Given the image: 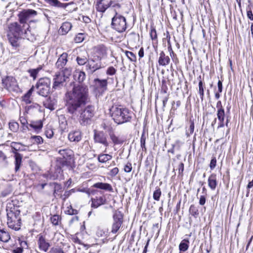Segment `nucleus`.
Here are the masks:
<instances>
[{
    "mask_svg": "<svg viewBox=\"0 0 253 253\" xmlns=\"http://www.w3.org/2000/svg\"><path fill=\"white\" fill-rule=\"evenodd\" d=\"M88 98L86 86L78 85L66 94V106L68 112L73 115L80 114L79 121L83 126L91 123L94 115V108L91 105L84 106Z\"/></svg>",
    "mask_w": 253,
    "mask_h": 253,
    "instance_id": "1",
    "label": "nucleus"
},
{
    "mask_svg": "<svg viewBox=\"0 0 253 253\" xmlns=\"http://www.w3.org/2000/svg\"><path fill=\"white\" fill-rule=\"evenodd\" d=\"M29 25L18 24L17 22L11 23L8 26V34L9 42L14 47L20 46V41L22 38H28Z\"/></svg>",
    "mask_w": 253,
    "mask_h": 253,
    "instance_id": "2",
    "label": "nucleus"
},
{
    "mask_svg": "<svg viewBox=\"0 0 253 253\" xmlns=\"http://www.w3.org/2000/svg\"><path fill=\"white\" fill-rule=\"evenodd\" d=\"M110 113L112 119L118 125L129 122L131 119V113L129 110L121 106H112Z\"/></svg>",
    "mask_w": 253,
    "mask_h": 253,
    "instance_id": "3",
    "label": "nucleus"
},
{
    "mask_svg": "<svg viewBox=\"0 0 253 253\" xmlns=\"http://www.w3.org/2000/svg\"><path fill=\"white\" fill-rule=\"evenodd\" d=\"M8 226L15 230L20 229L21 226V218L20 211L17 208L13 207L6 209Z\"/></svg>",
    "mask_w": 253,
    "mask_h": 253,
    "instance_id": "4",
    "label": "nucleus"
},
{
    "mask_svg": "<svg viewBox=\"0 0 253 253\" xmlns=\"http://www.w3.org/2000/svg\"><path fill=\"white\" fill-rule=\"evenodd\" d=\"M127 26L126 18L116 11V13L112 18V29L118 33H122L126 31Z\"/></svg>",
    "mask_w": 253,
    "mask_h": 253,
    "instance_id": "5",
    "label": "nucleus"
},
{
    "mask_svg": "<svg viewBox=\"0 0 253 253\" xmlns=\"http://www.w3.org/2000/svg\"><path fill=\"white\" fill-rule=\"evenodd\" d=\"M37 14V12L33 9L23 10L18 14L19 21L23 25H29L27 22H37L38 21L33 19Z\"/></svg>",
    "mask_w": 253,
    "mask_h": 253,
    "instance_id": "6",
    "label": "nucleus"
},
{
    "mask_svg": "<svg viewBox=\"0 0 253 253\" xmlns=\"http://www.w3.org/2000/svg\"><path fill=\"white\" fill-rule=\"evenodd\" d=\"M50 80L48 78L40 79L36 84L38 93L42 96L46 97L50 92Z\"/></svg>",
    "mask_w": 253,
    "mask_h": 253,
    "instance_id": "7",
    "label": "nucleus"
},
{
    "mask_svg": "<svg viewBox=\"0 0 253 253\" xmlns=\"http://www.w3.org/2000/svg\"><path fill=\"white\" fill-rule=\"evenodd\" d=\"M3 87L10 92L18 93L21 92L16 80L11 76H7L2 80Z\"/></svg>",
    "mask_w": 253,
    "mask_h": 253,
    "instance_id": "8",
    "label": "nucleus"
},
{
    "mask_svg": "<svg viewBox=\"0 0 253 253\" xmlns=\"http://www.w3.org/2000/svg\"><path fill=\"white\" fill-rule=\"evenodd\" d=\"M113 219L111 232L116 233L119 230L123 222V217L120 212H116L113 215Z\"/></svg>",
    "mask_w": 253,
    "mask_h": 253,
    "instance_id": "9",
    "label": "nucleus"
},
{
    "mask_svg": "<svg viewBox=\"0 0 253 253\" xmlns=\"http://www.w3.org/2000/svg\"><path fill=\"white\" fill-rule=\"evenodd\" d=\"M58 153L63 157L65 160L63 162V164L65 165H70L71 161H73V152L70 149H64L59 150Z\"/></svg>",
    "mask_w": 253,
    "mask_h": 253,
    "instance_id": "10",
    "label": "nucleus"
},
{
    "mask_svg": "<svg viewBox=\"0 0 253 253\" xmlns=\"http://www.w3.org/2000/svg\"><path fill=\"white\" fill-rule=\"evenodd\" d=\"M94 140L95 143H100L106 147L109 146L107 136L102 131L95 132L94 134Z\"/></svg>",
    "mask_w": 253,
    "mask_h": 253,
    "instance_id": "11",
    "label": "nucleus"
},
{
    "mask_svg": "<svg viewBox=\"0 0 253 253\" xmlns=\"http://www.w3.org/2000/svg\"><path fill=\"white\" fill-rule=\"evenodd\" d=\"M66 79L62 75L61 73L57 72L53 78V88L57 89L63 86V83L66 81Z\"/></svg>",
    "mask_w": 253,
    "mask_h": 253,
    "instance_id": "12",
    "label": "nucleus"
},
{
    "mask_svg": "<svg viewBox=\"0 0 253 253\" xmlns=\"http://www.w3.org/2000/svg\"><path fill=\"white\" fill-rule=\"evenodd\" d=\"M109 7H110V4H109V1L96 0L95 8L98 12L103 13Z\"/></svg>",
    "mask_w": 253,
    "mask_h": 253,
    "instance_id": "13",
    "label": "nucleus"
},
{
    "mask_svg": "<svg viewBox=\"0 0 253 253\" xmlns=\"http://www.w3.org/2000/svg\"><path fill=\"white\" fill-rule=\"evenodd\" d=\"M38 245L40 250L43 252H47L50 246L49 243L42 235H40L38 241Z\"/></svg>",
    "mask_w": 253,
    "mask_h": 253,
    "instance_id": "14",
    "label": "nucleus"
},
{
    "mask_svg": "<svg viewBox=\"0 0 253 253\" xmlns=\"http://www.w3.org/2000/svg\"><path fill=\"white\" fill-rule=\"evenodd\" d=\"M85 67L86 70L90 73H93L101 68L100 65L95 63L93 60H88Z\"/></svg>",
    "mask_w": 253,
    "mask_h": 253,
    "instance_id": "15",
    "label": "nucleus"
},
{
    "mask_svg": "<svg viewBox=\"0 0 253 253\" xmlns=\"http://www.w3.org/2000/svg\"><path fill=\"white\" fill-rule=\"evenodd\" d=\"M94 85L96 89H100L99 91L103 92L107 88V82L106 80H99L98 79L94 80Z\"/></svg>",
    "mask_w": 253,
    "mask_h": 253,
    "instance_id": "16",
    "label": "nucleus"
},
{
    "mask_svg": "<svg viewBox=\"0 0 253 253\" xmlns=\"http://www.w3.org/2000/svg\"><path fill=\"white\" fill-rule=\"evenodd\" d=\"M68 139L71 142H78L82 139V133L79 130L73 131L68 134Z\"/></svg>",
    "mask_w": 253,
    "mask_h": 253,
    "instance_id": "17",
    "label": "nucleus"
},
{
    "mask_svg": "<svg viewBox=\"0 0 253 253\" xmlns=\"http://www.w3.org/2000/svg\"><path fill=\"white\" fill-rule=\"evenodd\" d=\"M72 25L70 22H64L58 30V33L61 35H66L71 29Z\"/></svg>",
    "mask_w": 253,
    "mask_h": 253,
    "instance_id": "18",
    "label": "nucleus"
},
{
    "mask_svg": "<svg viewBox=\"0 0 253 253\" xmlns=\"http://www.w3.org/2000/svg\"><path fill=\"white\" fill-rule=\"evenodd\" d=\"M67 54L66 53H62L58 58L56 63V66L57 68L61 69L66 64L67 62Z\"/></svg>",
    "mask_w": 253,
    "mask_h": 253,
    "instance_id": "19",
    "label": "nucleus"
},
{
    "mask_svg": "<svg viewBox=\"0 0 253 253\" xmlns=\"http://www.w3.org/2000/svg\"><path fill=\"white\" fill-rule=\"evenodd\" d=\"M91 207L97 208L100 206L103 205L106 202V199L104 197H96L91 199Z\"/></svg>",
    "mask_w": 253,
    "mask_h": 253,
    "instance_id": "20",
    "label": "nucleus"
},
{
    "mask_svg": "<svg viewBox=\"0 0 253 253\" xmlns=\"http://www.w3.org/2000/svg\"><path fill=\"white\" fill-rule=\"evenodd\" d=\"M42 126V122L41 120L31 121L29 124V126L33 128L37 133H39L41 130Z\"/></svg>",
    "mask_w": 253,
    "mask_h": 253,
    "instance_id": "21",
    "label": "nucleus"
},
{
    "mask_svg": "<svg viewBox=\"0 0 253 253\" xmlns=\"http://www.w3.org/2000/svg\"><path fill=\"white\" fill-rule=\"evenodd\" d=\"M217 185L216 175L214 173H212L209 177L208 185L211 190H214L215 189Z\"/></svg>",
    "mask_w": 253,
    "mask_h": 253,
    "instance_id": "22",
    "label": "nucleus"
},
{
    "mask_svg": "<svg viewBox=\"0 0 253 253\" xmlns=\"http://www.w3.org/2000/svg\"><path fill=\"white\" fill-rule=\"evenodd\" d=\"M19 243V247H13L11 249V252L12 253H22L23 252V249L27 248V243L26 241L18 240Z\"/></svg>",
    "mask_w": 253,
    "mask_h": 253,
    "instance_id": "23",
    "label": "nucleus"
},
{
    "mask_svg": "<svg viewBox=\"0 0 253 253\" xmlns=\"http://www.w3.org/2000/svg\"><path fill=\"white\" fill-rule=\"evenodd\" d=\"M73 77L75 81L81 83L84 80L85 74L84 72L77 70L74 73Z\"/></svg>",
    "mask_w": 253,
    "mask_h": 253,
    "instance_id": "24",
    "label": "nucleus"
},
{
    "mask_svg": "<svg viewBox=\"0 0 253 253\" xmlns=\"http://www.w3.org/2000/svg\"><path fill=\"white\" fill-rule=\"evenodd\" d=\"M150 37L152 41V47H157L158 46V38L157 34L155 29L154 27L151 28L150 32Z\"/></svg>",
    "mask_w": 253,
    "mask_h": 253,
    "instance_id": "25",
    "label": "nucleus"
},
{
    "mask_svg": "<svg viewBox=\"0 0 253 253\" xmlns=\"http://www.w3.org/2000/svg\"><path fill=\"white\" fill-rule=\"evenodd\" d=\"M93 186L94 188L105 190L109 192L113 191V188L112 186L109 183L97 182L95 183Z\"/></svg>",
    "mask_w": 253,
    "mask_h": 253,
    "instance_id": "26",
    "label": "nucleus"
},
{
    "mask_svg": "<svg viewBox=\"0 0 253 253\" xmlns=\"http://www.w3.org/2000/svg\"><path fill=\"white\" fill-rule=\"evenodd\" d=\"M10 239V235L8 231L5 229L0 228V241L7 243Z\"/></svg>",
    "mask_w": 253,
    "mask_h": 253,
    "instance_id": "27",
    "label": "nucleus"
},
{
    "mask_svg": "<svg viewBox=\"0 0 253 253\" xmlns=\"http://www.w3.org/2000/svg\"><path fill=\"white\" fill-rule=\"evenodd\" d=\"M56 103V101L54 99H52L50 97H49L43 101V105L46 108L52 110L54 109Z\"/></svg>",
    "mask_w": 253,
    "mask_h": 253,
    "instance_id": "28",
    "label": "nucleus"
},
{
    "mask_svg": "<svg viewBox=\"0 0 253 253\" xmlns=\"http://www.w3.org/2000/svg\"><path fill=\"white\" fill-rule=\"evenodd\" d=\"M170 61V59L168 56H166L163 51L161 52L160 54V57L159 59V64L162 66H166L168 65Z\"/></svg>",
    "mask_w": 253,
    "mask_h": 253,
    "instance_id": "29",
    "label": "nucleus"
},
{
    "mask_svg": "<svg viewBox=\"0 0 253 253\" xmlns=\"http://www.w3.org/2000/svg\"><path fill=\"white\" fill-rule=\"evenodd\" d=\"M109 135L111 140L115 145L122 144L124 142V140L116 136L113 130L109 131Z\"/></svg>",
    "mask_w": 253,
    "mask_h": 253,
    "instance_id": "30",
    "label": "nucleus"
},
{
    "mask_svg": "<svg viewBox=\"0 0 253 253\" xmlns=\"http://www.w3.org/2000/svg\"><path fill=\"white\" fill-rule=\"evenodd\" d=\"M22 156L19 153H16L15 155V170L16 172L19 170L22 162Z\"/></svg>",
    "mask_w": 253,
    "mask_h": 253,
    "instance_id": "31",
    "label": "nucleus"
},
{
    "mask_svg": "<svg viewBox=\"0 0 253 253\" xmlns=\"http://www.w3.org/2000/svg\"><path fill=\"white\" fill-rule=\"evenodd\" d=\"M189 241L188 239H183L179 245V250L180 252H185L189 248Z\"/></svg>",
    "mask_w": 253,
    "mask_h": 253,
    "instance_id": "32",
    "label": "nucleus"
},
{
    "mask_svg": "<svg viewBox=\"0 0 253 253\" xmlns=\"http://www.w3.org/2000/svg\"><path fill=\"white\" fill-rule=\"evenodd\" d=\"M34 91V87H31L28 92L22 97V100L24 101L26 104H30L31 103V100L30 99L31 96L32 94V93Z\"/></svg>",
    "mask_w": 253,
    "mask_h": 253,
    "instance_id": "33",
    "label": "nucleus"
},
{
    "mask_svg": "<svg viewBox=\"0 0 253 253\" xmlns=\"http://www.w3.org/2000/svg\"><path fill=\"white\" fill-rule=\"evenodd\" d=\"M112 158V156L109 154H101L98 156V160L99 162L104 163Z\"/></svg>",
    "mask_w": 253,
    "mask_h": 253,
    "instance_id": "34",
    "label": "nucleus"
},
{
    "mask_svg": "<svg viewBox=\"0 0 253 253\" xmlns=\"http://www.w3.org/2000/svg\"><path fill=\"white\" fill-rule=\"evenodd\" d=\"M61 217L57 214H54L50 217V221L54 225H58L61 223Z\"/></svg>",
    "mask_w": 253,
    "mask_h": 253,
    "instance_id": "35",
    "label": "nucleus"
},
{
    "mask_svg": "<svg viewBox=\"0 0 253 253\" xmlns=\"http://www.w3.org/2000/svg\"><path fill=\"white\" fill-rule=\"evenodd\" d=\"M72 72V70L71 67H66L61 72H60L61 73L64 77H65V78L66 79L71 76Z\"/></svg>",
    "mask_w": 253,
    "mask_h": 253,
    "instance_id": "36",
    "label": "nucleus"
},
{
    "mask_svg": "<svg viewBox=\"0 0 253 253\" xmlns=\"http://www.w3.org/2000/svg\"><path fill=\"white\" fill-rule=\"evenodd\" d=\"M162 192L161 189L159 187H156L155 190L153 192V199L157 201H159Z\"/></svg>",
    "mask_w": 253,
    "mask_h": 253,
    "instance_id": "37",
    "label": "nucleus"
},
{
    "mask_svg": "<svg viewBox=\"0 0 253 253\" xmlns=\"http://www.w3.org/2000/svg\"><path fill=\"white\" fill-rule=\"evenodd\" d=\"M20 123L23 125V130H25L26 129L30 130L29 128V124L28 123L27 119L24 116H20L19 118Z\"/></svg>",
    "mask_w": 253,
    "mask_h": 253,
    "instance_id": "38",
    "label": "nucleus"
},
{
    "mask_svg": "<svg viewBox=\"0 0 253 253\" xmlns=\"http://www.w3.org/2000/svg\"><path fill=\"white\" fill-rule=\"evenodd\" d=\"M199 93L200 96V98L201 100L203 101L204 99V87L203 86V84L202 81H200L199 82Z\"/></svg>",
    "mask_w": 253,
    "mask_h": 253,
    "instance_id": "39",
    "label": "nucleus"
},
{
    "mask_svg": "<svg viewBox=\"0 0 253 253\" xmlns=\"http://www.w3.org/2000/svg\"><path fill=\"white\" fill-rule=\"evenodd\" d=\"M47 3L50 5L57 7H62L63 3H61L58 0H44Z\"/></svg>",
    "mask_w": 253,
    "mask_h": 253,
    "instance_id": "40",
    "label": "nucleus"
},
{
    "mask_svg": "<svg viewBox=\"0 0 253 253\" xmlns=\"http://www.w3.org/2000/svg\"><path fill=\"white\" fill-rule=\"evenodd\" d=\"M84 38L85 35L84 34L79 33L74 38V41L76 43H80L84 40Z\"/></svg>",
    "mask_w": 253,
    "mask_h": 253,
    "instance_id": "41",
    "label": "nucleus"
},
{
    "mask_svg": "<svg viewBox=\"0 0 253 253\" xmlns=\"http://www.w3.org/2000/svg\"><path fill=\"white\" fill-rule=\"evenodd\" d=\"M9 127L11 131L16 132L19 129V124L16 122H10L9 123Z\"/></svg>",
    "mask_w": 253,
    "mask_h": 253,
    "instance_id": "42",
    "label": "nucleus"
},
{
    "mask_svg": "<svg viewBox=\"0 0 253 253\" xmlns=\"http://www.w3.org/2000/svg\"><path fill=\"white\" fill-rule=\"evenodd\" d=\"M217 117L218 121L224 120L225 111L224 110H217Z\"/></svg>",
    "mask_w": 253,
    "mask_h": 253,
    "instance_id": "43",
    "label": "nucleus"
},
{
    "mask_svg": "<svg viewBox=\"0 0 253 253\" xmlns=\"http://www.w3.org/2000/svg\"><path fill=\"white\" fill-rule=\"evenodd\" d=\"M189 212L190 214L194 216H197L199 214L198 209L193 205H191L189 208Z\"/></svg>",
    "mask_w": 253,
    "mask_h": 253,
    "instance_id": "44",
    "label": "nucleus"
},
{
    "mask_svg": "<svg viewBox=\"0 0 253 253\" xmlns=\"http://www.w3.org/2000/svg\"><path fill=\"white\" fill-rule=\"evenodd\" d=\"M190 125L188 130H186V134L188 137L192 134L194 130V123L193 121H190Z\"/></svg>",
    "mask_w": 253,
    "mask_h": 253,
    "instance_id": "45",
    "label": "nucleus"
},
{
    "mask_svg": "<svg viewBox=\"0 0 253 253\" xmlns=\"http://www.w3.org/2000/svg\"><path fill=\"white\" fill-rule=\"evenodd\" d=\"M31 138L34 141V143H36L37 144L43 143V139L41 136H32Z\"/></svg>",
    "mask_w": 253,
    "mask_h": 253,
    "instance_id": "46",
    "label": "nucleus"
},
{
    "mask_svg": "<svg viewBox=\"0 0 253 253\" xmlns=\"http://www.w3.org/2000/svg\"><path fill=\"white\" fill-rule=\"evenodd\" d=\"M164 46L165 47H171V45L170 42V37L167 36L166 38L163 39Z\"/></svg>",
    "mask_w": 253,
    "mask_h": 253,
    "instance_id": "47",
    "label": "nucleus"
},
{
    "mask_svg": "<svg viewBox=\"0 0 253 253\" xmlns=\"http://www.w3.org/2000/svg\"><path fill=\"white\" fill-rule=\"evenodd\" d=\"M41 69L42 68L41 67H39L35 69L30 70L29 72L30 73L31 76L34 79H35L37 77V75Z\"/></svg>",
    "mask_w": 253,
    "mask_h": 253,
    "instance_id": "48",
    "label": "nucleus"
},
{
    "mask_svg": "<svg viewBox=\"0 0 253 253\" xmlns=\"http://www.w3.org/2000/svg\"><path fill=\"white\" fill-rule=\"evenodd\" d=\"M77 61L79 65H83L85 64H86L88 62V60H87V58L85 57L82 58V57H77Z\"/></svg>",
    "mask_w": 253,
    "mask_h": 253,
    "instance_id": "49",
    "label": "nucleus"
},
{
    "mask_svg": "<svg viewBox=\"0 0 253 253\" xmlns=\"http://www.w3.org/2000/svg\"><path fill=\"white\" fill-rule=\"evenodd\" d=\"M53 184L54 185V195L55 197V194H57L58 192H60L61 191L62 189V186L60 184L54 183Z\"/></svg>",
    "mask_w": 253,
    "mask_h": 253,
    "instance_id": "50",
    "label": "nucleus"
},
{
    "mask_svg": "<svg viewBox=\"0 0 253 253\" xmlns=\"http://www.w3.org/2000/svg\"><path fill=\"white\" fill-rule=\"evenodd\" d=\"M126 55L127 57L132 61H135L136 59V57L134 54L130 51H126L125 52Z\"/></svg>",
    "mask_w": 253,
    "mask_h": 253,
    "instance_id": "51",
    "label": "nucleus"
},
{
    "mask_svg": "<svg viewBox=\"0 0 253 253\" xmlns=\"http://www.w3.org/2000/svg\"><path fill=\"white\" fill-rule=\"evenodd\" d=\"M45 135L47 138H51L53 135V131L51 128H47L45 130Z\"/></svg>",
    "mask_w": 253,
    "mask_h": 253,
    "instance_id": "52",
    "label": "nucleus"
},
{
    "mask_svg": "<svg viewBox=\"0 0 253 253\" xmlns=\"http://www.w3.org/2000/svg\"><path fill=\"white\" fill-rule=\"evenodd\" d=\"M106 231L100 227H98L96 231V235L98 237H102L106 235Z\"/></svg>",
    "mask_w": 253,
    "mask_h": 253,
    "instance_id": "53",
    "label": "nucleus"
},
{
    "mask_svg": "<svg viewBox=\"0 0 253 253\" xmlns=\"http://www.w3.org/2000/svg\"><path fill=\"white\" fill-rule=\"evenodd\" d=\"M132 41H134L135 42H139V36L138 34H133L131 36L129 39L130 42H131Z\"/></svg>",
    "mask_w": 253,
    "mask_h": 253,
    "instance_id": "54",
    "label": "nucleus"
},
{
    "mask_svg": "<svg viewBox=\"0 0 253 253\" xmlns=\"http://www.w3.org/2000/svg\"><path fill=\"white\" fill-rule=\"evenodd\" d=\"M178 176H182L183 175V172L184 170V164L182 162H180L178 164Z\"/></svg>",
    "mask_w": 253,
    "mask_h": 253,
    "instance_id": "55",
    "label": "nucleus"
},
{
    "mask_svg": "<svg viewBox=\"0 0 253 253\" xmlns=\"http://www.w3.org/2000/svg\"><path fill=\"white\" fill-rule=\"evenodd\" d=\"M146 136L144 133H143L141 135L140 138V144L142 148H145V141H146Z\"/></svg>",
    "mask_w": 253,
    "mask_h": 253,
    "instance_id": "56",
    "label": "nucleus"
},
{
    "mask_svg": "<svg viewBox=\"0 0 253 253\" xmlns=\"http://www.w3.org/2000/svg\"><path fill=\"white\" fill-rule=\"evenodd\" d=\"M132 170V166L130 163L128 162L124 167V171L126 172H130Z\"/></svg>",
    "mask_w": 253,
    "mask_h": 253,
    "instance_id": "57",
    "label": "nucleus"
},
{
    "mask_svg": "<svg viewBox=\"0 0 253 253\" xmlns=\"http://www.w3.org/2000/svg\"><path fill=\"white\" fill-rule=\"evenodd\" d=\"M247 16L251 20H253V14L249 6L247 8Z\"/></svg>",
    "mask_w": 253,
    "mask_h": 253,
    "instance_id": "58",
    "label": "nucleus"
},
{
    "mask_svg": "<svg viewBox=\"0 0 253 253\" xmlns=\"http://www.w3.org/2000/svg\"><path fill=\"white\" fill-rule=\"evenodd\" d=\"M116 70L113 67H110L107 70V74L109 75H113L116 73Z\"/></svg>",
    "mask_w": 253,
    "mask_h": 253,
    "instance_id": "59",
    "label": "nucleus"
},
{
    "mask_svg": "<svg viewBox=\"0 0 253 253\" xmlns=\"http://www.w3.org/2000/svg\"><path fill=\"white\" fill-rule=\"evenodd\" d=\"M119 171L118 168H114L110 171L109 174L111 176H115L118 173Z\"/></svg>",
    "mask_w": 253,
    "mask_h": 253,
    "instance_id": "60",
    "label": "nucleus"
},
{
    "mask_svg": "<svg viewBox=\"0 0 253 253\" xmlns=\"http://www.w3.org/2000/svg\"><path fill=\"white\" fill-rule=\"evenodd\" d=\"M49 253H65L62 250L58 248H52Z\"/></svg>",
    "mask_w": 253,
    "mask_h": 253,
    "instance_id": "61",
    "label": "nucleus"
},
{
    "mask_svg": "<svg viewBox=\"0 0 253 253\" xmlns=\"http://www.w3.org/2000/svg\"><path fill=\"white\" fill-rule=\"evenodd\" d=\"M41 106L37 103H34L28 107L29 109L34 108L37 110L39 111H41Z\"/></svg>",
    "mask_w": 253,
    "mask_h": 253,
    "instance_id": "62",
    "label": "nucleus"
},
{
    "mask_svg": "<svg viewBox=\"0 0 253 253\" xmlns=\"http://www.w3.org/2000/svg\"><path fill=\"white\" fill-rule=\"evenodd\" d=\"M216 160L215 158L214 157L211 161V163H210V165L211 169H214V168L216 166Z\"/></svg>",
    "mask_w": 253,
    "mask_h": 253,
    "instance_id": "63",
    "label": "nucleus"
},
{
    "mask_svg": "<svg viewBox=\"0 0 253 253\" xmlns=\"http://www.w3.org/2000/svg\"><path fill=\"white\" fill-rule=\"evenodd\" d=\"M77 210H74L72 208H70L69 209L66 211V212L69 215L75 214L77 213Z\"/></svg>",
    "mask_w": 253,
    "mask_h": 253,
    "instance_id": "64",
    "label": "nucleus"
}]
</instances>
